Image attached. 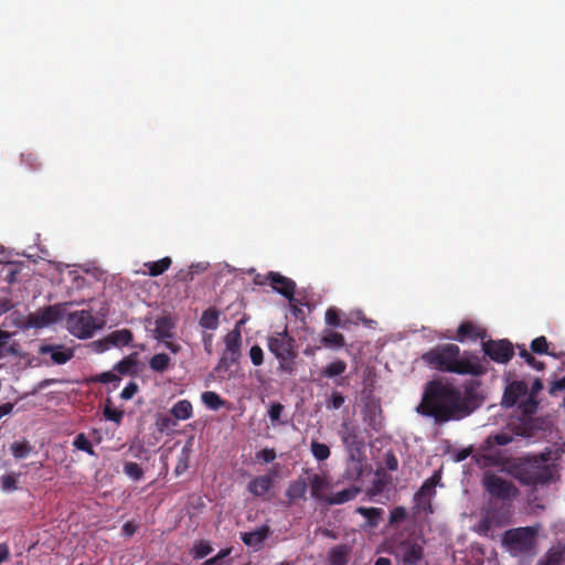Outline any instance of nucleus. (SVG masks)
Listing matches in <instances>:
<instances>
[{"label":"nucleus","mask_w":565,"mask_h":565,"mask_svg":"<svg viewBox=\"0 0 565 565\" xmlns=\"http://www.w3.org/2000/svg\"><path fill=\"white\" fill-rule=\"evenodd\" d=\"M466 411L460 399V390L440 380L426 384L422 401L416 407L419 415L433 418L438 425L467 417Z\"/></svg>","instance_id":"nucleus-1"},{"label":"nucleus","mask_w":565,"mask_h":565,"mask_svg":"<svg viewBox=\"0 0 565 565\" xmlns=\"http://www.w3.org/2000/svg\"><path fill=\"white\" fill-rule=\"evenodd\" d=\"M422 360L429 367L459 375L480 376L487 372L480 358L470 351L462 354L460 348L454 343L438 344L422 355Z\"/></svg>","instance_id":"nucleus-2"},{"label":"nucleus","mask_w":565,"mask_h":565,"mask_svg":"<svg viewBox=\"0 0 565 565\" xmlns=\"http://www.w3.org/2000/svg\"><path fill=\"white\" fill-rule=\"evenodd\" d=\"M505 472L523 486H542L553 480V469L529 457L511 459Z\"/></svg>","instance_id":"nucleus-3"},{"label":"nucleus","mask_w":565,"mask_h":565,"mask_svg":"<svg viewBox=\"0 0 565 565\" xmlns=\"http://www.w3.org/2000/svg\"><path fill=\"white\" fill-rule=\"evenodd\" d=\"M513 440V437L505 433H499L488 436L483 443L475 450L473 460L479 467L491 468L501 467L505 471V467L510 463L511 458L500 449Z\"/></svg>","instance_id":"nucleus-4"},{"label":"nucleus","mask_w":565,"mask_h":565,"mask_svg":"<svg viewBox=\"0 0 565 565\" xmlns=\"http://www.w3.org/2000/svg\"><path fill=\"white\" fill-rule=\"evenodd\" d=\"M267 347L279 361V370L291 373L294 360L297 358L296 340L289 335L287 328L284 331L274 332L267 339Z\"/></svg>","instance_id":"nucleus-5"},{"label":"nucleus","mask_w":565,"mask_h":565,"mask_svg":"<svg viewBox=\"0 0 565 565\" xmlns=\"http://www.w3.org/2000/svg\"><path fill=\"white\" fill-rule=\"evenodd\" d=\"M540 525L521 526L505 531L503 544L512 554H531L536 547V536Z\"/></svg>","instance_id":"nucleus-6"},{"label":"nucleus","mask_w":565,"mask_h":565,"mask_svg":"<svg viewBox=\"0 0 565 565\" xmlns=\"http://www.w3.org/2000/svg\"><path fill=\"white\" fill-rule=\"evenodd\" d=\"M104 321H98L89 310H77L68 313L66 328L77 339H90L95 332L102 329Z\"/></svg>","instance_id":"nucleus-7"},{"label":"nucleus","mask_w":565,"mask_h":565,"mask_svg":"<svg viewBox=\"0 0 565 565\" xmlns=\"http://www.w3.org/2000/svg\"><path fill=\"white\" fill-rule=\"evenodd\" d=\"M482 486L491 499L501 500L503 502L512 501L520 494L519 489L513 482L493 472H486L483 475Z\"/></svg>","instance_id":"nucleus-8"},{"label":"nucleus","mask_w":565,"mask_h":565,"mask_svg":"<svg viewBox=\"0 0 565 565\" xmlns=\"http://www.w3.org/2000/svg\"><path fill=\"white\" fill-rule=\"evenodd\" d=\"M482 351L493 362L501 364L508 363L514 354L513 344L507 339L484 340L482 341Z\"/></svg>","instance_id":"nucleus-9"},{"label":"nucleus","mask_w":565,"mask_h":565,"mask_svg":"<svg viewBox=\"0 0 565 565\" xmlns=\"http://www.w3.org/2000/svg\"><path fill=\"white\" fill-rule=\"evenodd\" d=\"M310 495L313 500L326 504L333 488L328 475L312 473L309 477Z\"/></svg>","instance_id":"nucleus-10"},{"label":"nucleus","mask_w":565,"mask_h":565,"mask_svg":"<svg viewBox=\"0 0 565 565\" xmlns=\"http://www.w3.org/2000/svg\"><path fill=\"white\" fill-rule=\"evenodd\" d=\"M529 396V387L524 381H512L510 382L502 396V406L510 408L515 406L518 403L526 399Z\"/></svg>","instance_id":"nucleus-11"},{"label":"nucleus","mask_w":565,"mask_h":565,"mask_svg":"<svg viewBox=\"0 0 565 565\" xmlns=\"http://www.w3.org/2000/svg\"><path fill=\"white\" fill-rule=\"evenodd\" d=\"M60 310L55 306H49L28 316L29 328L42 329L60 319Z\"/></svg>","instance_id":"nucleus-12"},{"label":"nucleus","mask_w":565,"mask_h":565,"mask_svg":"<svg viewBox=\"0 0 565 565\" xmlns=\"http://www.w3.org/2000/svg\"><path fill=\"white\" fill-rule=\"evenodd\" d=\"M440 481V473L435 472L430 478L424 481L419 490L415 493L414 500L418 507L428 508L431 512L430 500L436 494V486Z\"/></svg>","instance_id":"nucleus-13"},{"label":"nucleus","mask_w":565,"mask_h":565,"mask_svg":"<svg viewBox=\"0 0 565 565\" xmlns=\"http://www.w3.org/2000/svg\"><path fill=\"white\" fill-rule=\"evenodd\" d=\"M41 355H50L54 364H65L74 356V350L72 348H65L62 344H42L39 348Z\"/></svg>","instance_id":"nucleus-14"},{"label":"nucleus","mask_w":565,"mask_h":565,"mask_svg":"<svg viewBox=\"0 0 565 565\" xmlns=\"http://www.w3.org/2000/svg\"><path fill=\"white\" fill-rule=\"evenodd\" d=\"M269 285L276 292L280 294L289 301L294 300L296 284L290 278L277 271H269Z\"/></svg>","instance_id":"nucleus-15"},{"label":"nucleus","mask_w":565,"mask_h":565,"mask_svg":"<svg viewBox=\"0 0 565 565\" xmlns=\"http://www.w3.org/2000/svg\"><path fill=\"white\" fill-rule=\"evenodd\" d=\"M270 533L271 531L269 525L264 524L255 531L242 532L241 540L246 546L253 547L255 551H259L263 548L264 542L268 539Z\"/></svg>","instance_id":"nucleus-16"},{"label":"nucleus","mask_w":565,"mask_h":565,"mask_svg":"<svg viewBox=\"0 0 565 565\" xmlns=\"http://www.w3.org/2000/svg\"><path fill=\"white\" fill-rule=\"evenodd\" d=\"M342 444L349 450H360L363 441L360 439L356 427L349 420L342 422L339 430Z\"/></svg>","instance_id":"nucleus-17"},{"label":"nucleus","mask_w":565,"mask_h":565,"mask_svg":"<svg viewBox=\"0 0 565 565\" xmlns=\"http://www.w3.org/2000/svg\"><path fill=\"white\" fill-rule=\"evenodd\" d=\"M486 337L487 332L483 328L477 326L472 321H463L459 324L457 334L452 339L459 342H465L466 340L476 341L478 339L484 341Z\"/></svg>","instance_id":"nucleus-18"},{"label":"nucleus","mask_w":565,"mask_h":565,"mask_svg":"<svg viewBox=\"0 0 565 565\" xmlns=\"http://www.w3.org/2000/svg\"><path fill=\"white\" fill-rule=\"evenodd\" d=\"M403 563L406 565H416L424 555V548L420 544L413 541H405L399 545Z\"/></svg>","instance_id":"nucleus-19"},{"label":"nucleus","mask_w":565,"mask_h":565,"mask_svg":"<svg viewBox=\"0 0 565 565\" xmlns=\"http://www.w3.org/2000/svg\"><path fill=\"white\" fill-rule=\"evenodd\" d=\"M565 563V543L557 542L551 546L544 555L537 561V565H564Z\"/></svg>","instance_id":"nucleus-20"},{"label":"nucleus","mask_w":565,"mask_h":565,"mask_svg":"<svg viewBox=\"0 0 565 565\" xmlns=\"http://www.w3.org/2000/svg\"><path fill=\"white\" fill-rule=\"evenodd\" d=\"M175 322L170 316L159 317L154 322V338L162 342L174 337Z\"/></svg>","instance_id":"nucleus-21"},{"label":"nucleus","mask_w":565,"mask_h":565,"mask_svg":"<svg viewBox=\"0 0 565 565\" xmlns=\"http://www.w3.org/2000/svg\"><path fill=\"white\" fill-rule=\"evenodd\" d=\"M225 353H228L231 355V361L235 362L241 353V345H242V334L241 331L235 328L232 331H230L225 338ZM225 355H223L222 361L225 360Z\"/></svg>","instance_id":"nucleus-22"},{"label":"nucleus","mask_w":565,"mask_h":565,"mask_svg":"<svg viewBox=\"0 0 565 565\" xmlns=\"http://www.w3.org/2000/svg\"><path fill=\"white\" fill-rule=\"evenodd\" d=\"M543 390V383L540 379H535L532 384L531 391L529 392V396L526 399L522 401L519 405V408L524 415H533L537 411V401L535 396Z\"/></svg>","instance_id":"nucleus-23"},{"label":"nucleus","mask_w":565,"mask_h":565,"mask_svg":"<svg viewBox=\"0 0 565 565\" xmlns=\"http://www.w3.org/2000/svg\"><path fill=\"white\" fill-rule=\"evenodd\" d=\"M273 486V477L269 475H263L253 478L247 484V490L255 497H264Z\"/></svg>","instance_id":"nucleus-24"},{"label":"nucleus","mask_w":565,"mask_h":565,"mask_svg":"<svg viewBox=\"0 0 565 565\" xmlns=\"http://www.w3.org/2000/svg\"><path fill=\"white\" fill-rule=\"evenodd\" d=\"M307 490V481L302 478H298L289 482L285 495L287 497L289 504H292L298 500H306Z\"/></svg>","instance_id":"nucleus-25"},{"label":"nucleus","mask_w":565,"mask_h":565,"mask_svg":"<svg viewBox=\"0 0 565 565\" xmlns=\"http://www.w3.org/2000/svg\"><path fill=\"white\" fill-rule=\"evenodd\" d=\"M360 493V488L351 486L338 492H331L327 499L326 505H339L350 502Z\"/></svg>","instance_id":"nucleus-26"},{"label":"nucleus","mask_w":565,"mask_h":565,"mask_svg":"<svg viewBox=\"0 0 565 565\" xmlns=\"http://www.w3.org/2000/svg\"><path fill=\"white\" fill-rule=\"evenodd\" d=\"M460 399L463 403V406L467 408L466 412H468V416L482 403L481 396L472 384L466 386L463 393L460 391Z\"/></svg>","instance_id":"nucleus-27"},{"label":"nucleus","mask_w":565,"mask_h":565,"mask_svg":"<svg viewBox=\"0 0 565 565\" xmlns=\"http://www.w3.org/2000/svg\"><path fill=\"white\" fill-rule=\"evenodd\" d=\"M510 522L509 511L501 512L499 510H491L488 515L481 521L480 527L482 531H489L492 525H507Z\"/></svg>","instance_id":"nucleus-28"},{"label":"nucleus","mask_w":565,"mask_h":565,"mask_svg":"<svg viewBox=\"0 0 565 565\" xmlns=\"http://www.w3.org/2000/svg\"><path fill=\"white\" fill-rule=\"evenodd\" d=\"M138 354L131 353L114 365V371L120 375H136L138 370Z\"/></svg>","instance_id":"nucleus-29"},{"label":"nucleus","mask_w":565,"mask_h":565,"mask_svg":"<svg viewBox=\"0 0 565 565\" xmlns=\"http://www.w3.org/2000/svg\"><path fill=\"white\" fill-rule=\"evenodd\" d=\"M221 311L215 307H210L202 312L199 320L200 327L205 330H216L220 324Z\"/></svg>","instance_id":"nucleus-30"},{"label":"nucleus","mask_w":565,"mask_h":565,"mask_svg":"<svg viewBox=\"0 0 565 565\" xmlns=\"http://www.w3.org/2000/svg\"><path fill=\"white\" fill-rule=\"evenodd\" d=\"M170 414L175 420H186L193 416V406L190 401H178L170 409Z\"/></svg>","instance_id":"nucleus-31"},{"label":"nucleus","mask_w":565,"mask_h":565,"mask_svg":"<svg viewBox=\"0 0 565 565\" xmlns=\"http://www.w3.org/2000/svg\"><path fill=\"white\" fill-rule=\"evenodd\" d=\"M356 513L366 519L365 527L373 529L380 524L384 511L381 508L359 507L356 508Z\"/></svg>","instance_id":"nucleus-32"},{"label":"nucleus","mask_w":565,"mask_h":565,"mask_svg":"<svg viewBox=\"0 0 565 565\" xmlns=\"http://www.w3.org/2000/svg\"><path fill=\"white\" fill-rule=\"evenodd\" d=\"M10 338L11 333L9 331L0 329V360L9 355L17 356L20 354L18 344H9Z\"/></svg>","instance_id":"nucleus-33"},{"label":"nucleus","mask_w":565,"mask_h":565,"mask_svg":"<svg viewBox=\"0 0 565 565\" xmlns=\"http://www.w3.org/2000/svg\"><path fill=\"white\" fill-rule=\"evenodd\" d=\"M134 339L132 332L129 329H120L113 331L107 335V341L113 347H125L131 343Z\"/></svg>","instance_id":"nucleus-34"},{"label":"nucleus","mask_w":565,"mask_h":565,"mask_svg":"<svg viewBox=\"0 0 565 565\" xmlns=\"http://www.w3.org/2000/svg\"><path fill=\"white\" fill-rule=\"evenodd\" d=\"M149 367L157 373H164L171 367V358L167 353H157L149 360Z\"/></svg>","instance_id":"nucleus-35"},{"label":"nucleus","mask_w":565,"mask_h":565,"mask_svg":"<svg viewBox=\"0 0 565 565\" xmlns=\"http://www.w3.org/2000/svg\"><path fill=\"white\" fill-rule=\"evenodd\" d=\"M172 260L170 257H163L157 262L145 263V267L148 269V274L151 277H157L167 271L170 268Z\"/></svg>","instance_id":"nucleus-36"},{"label":"nucleus","mask_w":565,"mask_h":565,"mask_svg":"<svg viewBox=\"0 0 565 565\" xmlns=\"http://www.w3.org/2000/svg\"><path fill=\"white\" fill-rule=\"evenodd\" d=\"M321 343L326 348L340 349L345 345V340L344 337L339 332L327 331L321 338Z\"/></svg>","instance_id":"nucleus-37"},{"label":"nucleus","mask_w":565,"mask_h":565,"mask_svg":"<svg viewBox=\"0 0 565 565\" xmlns=\"http://www.w3.org/2000/svg\"><path fill=\"white\" fill-rule=\"evenodd\" d=\"M329 562L331 565L348 564V548L345 545H337L329 552Z\"/></svg>","instance_id":"nucleus-38"},{"label":"nucleus","mask_w":565,"mask_h":565,"mask_svg":"<svg viewBox=\"0 0 565 565\" xmlns=\"http://www.w3.org/2000/svg\"><path fill=\"white\" fill-rule=\"evenodd\" d=\"M530 348L533 353L556 356V352L548 350L550 343L544 335L537 337L534 340H532Z\"/></svg>","instance_id":"nucleus-39"},{"label":"nucleus","mask_w":565,"mask_h":565,"mask_svg":"<svg viewBox=\"0 0 565 565\" xmlns=\"http://www.w3.org/2000/svg\"><path fill=\"white\" fill-rule=\"evenodd\" d=\"M213 551L209 541L200 540L194 542L190 554L194 559H202L206 557Z\"/></svg>","instance_id":"nucleus-40"},{"label":"nucleus","mask_w":565,"mask_h":565,"mask_svg":"<svg viewBox=\"0 0 565 565\" xmlns=\"http://www.w3.org/2000/svg\"><path fill=\"white\" fill-rule=\"evenodd\" d=\"M310 449H311V452H312V456L318 460V461H324L327 460L330 455H331V451H330V448L328 445L323 444V443H319L317 440H312L311 444H310Z\"/></svg>","instance_id":"nucleus-41"},{"label":"nucleus","mask_w":565,"mask_h":565,"mask_svg":"<svg viewBox=\"0 0 565 565\" xmlns=\"http://www.w3.org/2000/svg\"><path fill=\"white\" fill-rule=\"evenodd\" d=\"M347 370V363L342 360H337L329 363L322 371V375L329 379L341 375Z\"/></svg>","instance_id":"nucleus-42"},{"label":"nucleus","mask_w":565,"mask_h":565,"mask_svg":"<svg viewBox=\"0 0 565 565\" xmlns=\"http://www.w3.org/2000/svg\"><path fill=\"white\" fill-rule=\"evenodd\" d=\"M201 398L202 402L213 411L218 409L225 404V402L220 397V395L212 391L204 392Z\"/></svg>","instance_id":"nucleus-43"},{"label":"nucleus","mask_w":565,"mask_h":565,"mask_svg":"<svg viewBox=\"0 0 565 565\" xmlns=\"http://www.w3.org/2000/svg\"><path fill=\"white\" fill-rule=\"evenodd\" d=\"M73 446L82 451H85L86 454L90 456H96V452L93 448L92 443L88 440L86 435L84 433H81L76 435V437L73 440Z\"/></svg>","instance_id":"nucleus-44"},{"label":"nucleus","mask_w":565,"mask_h":565,"mask_svg":"<svg viewBox=\"0 0 565 565\" xmlns=\"http://www.w3.org/2000/svg\"><path fill=\"white\" fill-rule=\"evenodd\" d=\"M92 380L95 383H114V387L116 388L118 383L120 382V376L116 374V371H114L113 369L111 371L103 372L100 374L95 375Z\"/></svg>","instance_id":"nucleus-45"},{"label":"nucleus","mask_w":565,"mask_h":565,"mask_svg":"<svg viewBox=\"0 0 565 565\" xmlns=\"http://www.w3.org/2000/svg\"><path fill=\"white\" fill-rule=\"evenodd\" d=\"M349 320H342L340 319V312L337 308H329L326 311V323L330 327H347V323Z\"/></svg>","instance_id":"nucleus-46"},{"label":"nucleus","mask_w":565,"mask_h":565,"mask_svg":"<svg viewBox=\"0 0 565 565\" xmlns=\"http://www.w3.org/2000/svg\"><path fill=\"white\" fill-rule=\"evenodd\" d=\"M0 487L4 492L18 490V478L14 473H8L0 477Z\"/></svg>","instance_id":"nucleus-47"},{"label":"nucleus","mask_w":565,"mask_h":565,"mask_svg":"<svg viewBox=\"0 0 565 565\" xmlns=\"http://www.w3.org/2000/svg\"><path fill=\"white\" fill-rule=\"evenodd\" d=\"M124 472L135 481H139L143 477L142 468L134 461H128L124 465Z\"/></svg>","instance_id":"nucleus-48"},{"label":"nucleus","mask_w":565,"mask_h":565,"mask_svg":"<svg viewBox=\"0 0 565 565\" xmlns=\"http://www.w3.org/2000/svg\"><path fill=\"white\" fill-rule=\"evenodd\" d=\"M107 405L104 408V416L116 424H120L124 417V412L110 407V401L107 399Z\"/></svg>","instance_id":"nucleus-49"},{"label":"nucleus","mask_w":565,"mask_h":565,"mask_svg":"<svg viewBox=\"0 0 565 565\" xmlns=\"http://www.w3.org/2000/svg\"><path fill=\"white\" fill-rule=\"evenodd\" d=\"M11 451L14 458H24L30 452V446L26 443H13Z\"/></svg>","instance_id":"nucleus-50"},{"label":"nucleus","mask_w":565,"mask_h":565,"mask_svg":"<svg viewBox=\"0 0 565 565\" xmlns=\"http://www.w3.org/2000/svg\"><path fill=\"white\" fill-rule=\"evenodd\" d=\"M21 162L30 170H36L40 167L38 157L33 152L21 153Z\"/></svg>","instance_id":"nucleus-51"},{"label":"nucleus","mask_w":565,"mask_h":565,"mask_svg":"<svg viewBox=\"0 0 565 565\" xmlns=\"http://www.w3.org/2000/svg\"><path fill=\"white\" fill-rule=\"evenodd\" d=\"M407 511L404 507H396L391 511L390 523L396 524L406 520Z\"/></svg>","instance_id":"nucleus-52"},{"label":"nucleus","mask_w":565,"mask_h":565,"mask_svg":"<svg viewBox=\"0 0 565 565\" xmlns=\"http://www.w3.org/2000/svg\"><path fill=\"white\" fill-rule=\"evenodd\" d=\"M231 554V548L221 550L215 556L206 559L202 565H223L224 559Z\"/></svg>","instance_id":"nucleus-53"},{"label":"nucleus","mask_w":565,"mask_h":565,"mask_svg":"<svg viewBox=\"0 0 565 565\" xmlns=\"http://www.w3.org/2000/svg\"><path fill=\"white\" fill-rule=\"evenodd\" d=\"M249 356H250V361L252 363L255 365V366H259L263 364L264 362V352H263V349L255 344L250 348L249 350Z\"/></svg>","instance_id":"nucleus-54"},{"label":"nucleus","mask_w":565,"mask_h":565,"mask_svg":"<svg viewBox=\"0 0 565 565\" xmlns=\"http://www.w3.org/2000/svg\"><path fill=\"white\" fill-rule=\"evenodd\" d=\"M175 279L181 282L192 281L194 279V266L178 270Z\"/></svg>","instance_id":"nucleus-55"},{"label":"nucleus","mask_w":565,"mask_h":565,"mask_svg":"<svg viewBox=\"0 0 565 565\" xmlns=\"http://www.w3.org/2000/svg\"><path fill=\"white\" fill-rule=\"evenodd\" d=\"M284 411V405L280 403H273L268 408V416L273 424L279 422Z\"/></svg>","instance_id":"nucleus-56"},{"label":"nucleus","mask_w":565,"mask_h":565,"mask_svg":"<svg viewBox=\"0 0 565 565\" xmlns=\"http://www.w3.org/2000/svg\"><path fill=\"white\" fill-rule=\"evenodd\" d=\"M344 404V396L340 392H333L327 402V407L339 409Z\"/></svg>","instance_id":"nucleus-57"},{"label":"nucleus","mask_w":565,"mask_h":565,"mask_svg":"<svg viewBox=\"0 0 565 565\" xmlns=\"http://www.w3.org/2000/svg\"><path fill=\"white\" fill-rule=\"evenodd\" d=\"M139 386L136 382H129L121 391L120 397L125 401L131 399L138 392Z\"/></svg>","instance_id":"nucleus-58"},{"label":"nucleus","mask_w":565,"mask_h":565,"mask_svg":"<svg viewBox=\"0 0 565 565\" xmlns=\"http://www.w3.org/2000/svg\"><path fill=\"white\" fill-rule=\"evenodd\" d=\"M276 451L273 448H265L258 452H256V459L262 460L266 463L273 462L276 459Z\"/></svg>","instance_id":"nucleus-59"},{"label":"nucleus","mask_w":565,"mask_h":565,"mask_svg":"<svg viewBox=\"0 0 565 565\" xmlns=\"http://www.w3.org/2000/svg\"><path fill=\"white\" fill-rule=\"evenodd\" d=\"M177 425V420L173 417L170 416H163L158 419L157 426L160 431H164L167 429H170Z\"/></svg>","instance_id":"nucleus-60"},{"label":"nucleus","mask_w":565,"mask_h":565,"mask_svg":"<svg viewBox=\"0 0 565 565\" xmlns=\"http://www.w3.org/2000/svg\"><path fill=\"white\" fill-rule=\"evenodd\" d=\"M565 390V375L562 379L555 380L551 382L548 387V393L551 395H555L558 392H562Z\"/></svg>","instance_id":"nucleus-61"},{"label":"nucleus","mask_w":565,"mask_h":565,"mask_svg":"<svg viewBox=\"0 0 565 565\" xmlns=\"http://www.w3.org/2000/svg\"><path fill=\"white\" fill-rule=\"evenodd\" d=\"M369 413H370V415H367L366 418H365L369 422V425L373 429L380 430L381 424H380V422L376 420V409L375 408H371Z\"/></svg>","instance_id":"nucleus-62"},{"label":"nucleus","mask_w":565,"mask_h":565,"mask_svg":"<svg viewBox=\"0 0 565 565\" xmlns=\"http://www.w3.org/2000/svg\"><path fill=\"white\" fill-rule=\"evenodd\" d=\"M14 307V303L10 298H1L0 299V316L9 312Z\"/></svg>","instance_id":"nucleus-63"},{"label":"nucleus","mask_w":565,"mask_h":565,"mask_svg":"<svg viewBox=\"0 0 565 565\" xmlns=\"http://www.w3.org/2000/svg\"><path fill=\"white\" fill-rule=\"evenodd\" d=\"M93 347L95 348V350L97 352H104V351L108 350L111 347V344H110V342L107 341V337H106L102 340L94 341Z\"/></svg>","instance_id":"nucleus-64"}]
</instances>
